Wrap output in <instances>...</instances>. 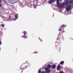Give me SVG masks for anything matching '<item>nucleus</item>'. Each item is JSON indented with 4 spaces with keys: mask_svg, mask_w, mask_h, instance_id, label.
Segmentation results:
<instances>
[{
    "mask_svg": "<svg viewBox=\"0 0 73 73\" xmlns=\"http://www.w3.org/2000/svg\"><path fill=\"white\" fill-rule=\"evenodd\" d=\"M66 3L67 4H68V3H69V1H67L66 2Z\"/></svg>",
    "mask_w": 73,
    "mask_h": 73,
    "instance_id": "b1692460",
    "label": "nucleus"
},
{
    "mask_svg": "<svg viewBox=\"0 0 73 73\" xmlns=\"http://www.w3.org/2000/svg\"><path fill=\"white\" fill-rule=\"evenodd\" d=\"M56 47H55V49H56V50L57 51L58 50H61V48L59 46H58V45H56Z\"/></svg>",
    "mask_w": 73,
    "mask_h": 73,
    "instance_id": "0eeeda50",
    "label": "nucleus"
},
{
    "mask_svg": "<svg viewBox=\"0 0 73 73\" xmlns=\"http://www.w3.org/2000/svg\"><path fill=\"white\" fill-rule=\"evenodd\" d=\"M64 63V61H62L60 63V64L61 65H62V64H63Z\"/></svg>",
    "mask_w": 73,
    "mask_h": 73,
    "instance_id": "6ab92c4d",
    "label": "nucleus"
},
{
    "mask_svg": "<svg viewBox=\"0 0 73 73\" xmlns=\"http://www.w3.org/2000/svg\"><path fill=\"white\" fill-rule=\"evenodd\" d=\"M56 1V0H50L49 1L48 3L49 4H52V3H54V1Z\"/></svg>",
    "mask_w": 73,
    "mask_h": 73,
    "instance_id": "6e6552de",
    "label": "nucleus"
},
{
    "mask_svg": "<svg viewBox=\"0 0 73 73\" xmlns=\"http://www.w3.org/2000/svg\"><path fill=\"white\" fill-rule=\"evenodd\" d=\"M61 27H61V29H59V31H61V32H63V33H64L65 32V31L64 30V28H65V27H66V25H62Z\"/></svg>",
    "mask_w": 73,
    "mask_h": 73,
    "instance_id": "7ed1b4c3",
    "label": "nucleus"
},
{
    "mask_svg": "<svg viewBox=\"0 0 73 73\" xmlns=\"http://www.w3.org/2000/svg\"><path fill=\"white\" fill-rule=\"evenodd\" d=\"M64 5H65V3H63L61 4V6L62 8H63V7H64Z\"/></svg>",
    "mask_w": 73,
    "mask_h": 73,
    "instance_id": "dca6fc26",
    "label": "nucleus"
},
{
    "mask_svg": "<svg viewBox=\"0 0 73 73\" xmlns=\"http://www.w3.org/2000/svg\"><path fill=\"white\" fill-rule=\"evenodd\" d=\"M57 1V5H59V3H60V2L59 1V0H57L56 1Z\"/></svg>",
    "mask_w": 73,
    "mask_h": 73,
    "instance_id": "a211bd4d",
    "label": "nucleus"
},
{
    "mask_svg": "<svg viewBox=\"0 0 73 73\" xmlns=\"http://www.w3.org/2000/svg\"><path fill=\"white\" fill-rule=\"evenodd\" d=\"M73 3V0H71L69 1V4L70 5L72 4Z\"/></svg>",
    "mask_w": 73,
    "mask_h": 73,
    "instance_id": "9b49d317",
    "label": "nucleus"
},
{
    "mask_svg": "<svg viewBox=\"0 0 73 73\" xmlns=\"http://www.w3.org/2000/svg\"><path fill=\"white\" fill-rule=\"evenodd\" d=\"M72 9V6L70 5L67 6L66 8V10L67 11H69Z\"/></svg>",
    "mask_w": 73,
    "mask_h": 73,
    "instance_id": "39448f33",
    "label": "nucleus"
},
{
    "mask_svg": "<svg viewBox=\"0 0 73 73\" xmlns=\"http://www.w3.org/2000/svg\"><path fill=\"white\" fill-rule=\"evenodd\" d=\"M31 66V64H28L26 66H25L23 65L21 66V69H25L26 68H27L28 67H29Z\"/></svg>",
    "mask_w": 73,
    "mask_h": 73,
    "instance_id": "f03ea898",
    "label": "nucleus"
},
{
    "mask_svg": "<svg viewBox=\"0 0 73 73\" xmlns=\"http://www.w3.org/2000/svg\"><path fill=\"white\" fill-rule=\"evenodd\" d=\"M27 32L25 31H24V35L23 36H22V37H23V38H28V35L26 36V35H27Z\"/></svg>",
    "mask_w": 73,
    "mask_h": 73,
    "instance_id": "423d86ee",
    "label": "nucleus"
},
{
    "mask_svg": "<svg viewBox=\"0 0 73 73\" xmlns=\"http://www.w3.org/2000/svg\"><path fill=\"white\" fill-rule=\"evenodd\" d=\"M36 5H38V6H39V5H40V4H41V3L40 2H36Z\"/></svg>",
    "mask_w": 73,
    "mask_h": 73,
    "instance_id": "2eb2a0df",
    "label": "nucleus"
},
{
    "mask_svg": "<svg viewBox=\"0 0 73 73\" xmlns=\"http://www.w3.org/2000/svg\"><path fill=\"white\" fill-rule=\"evenodd\" d=\"M48 68H52V65L50 64H48Z\"/></svg>",
    "mask_w": 73,
    "mask_h": 73,
    "instance_id": "ddd939ff",
    "label": "nucleus"
},
{
    "mask_svg": "<svg viewBox=\"0 0 73 73\" xmlns=\"http://www.w3.org/2000/svg\"><path fill=\"white\" fill-rule=\"evenodd\" d=\"M60 73H63V72L62 71H60Z\"/></svg>",
    "mask_w": 73,
    "mask_h": 73,
    "instance_id": "5701e85b",
    "label": "nucleus"
},
{
    "mask_svg": "<svg viewBox=\"0 0 73 73\" xmlns=\"http://www.w3.org/2000/svg\"><path fill=\"white\" fill-rule=\"evenodd\" d=\"M42 73H45V72H44V71H42Z\"/></svg>",
    "mask_w": 73,
    "mask_h": 73,
    "instance_id": "393cba45",
    "label": "nucleus"
},
{
    "mask_svg": "<svg viewBox=\"0 0 73 73\" xmlns=\"http://www.w3.org/2000/svg\"><path fill=\"white\" fill-rule=\"evenodd\" d=\"M44 69L46 71L49 70V68L48 67H45Z\"/></svg>",
    "mask_w": 73,
    "mask_h": 73,
    "instance_id": "aec40b11",
    "label": "nucleus"
},
{
    "mask_svg": "<svg viewBox=\"0 0 73 73\" xmlns=\"http://www.w3.org/2000/svg\"><path fill=\"white\" fill-rule=\"evenodd\" d=\"M8 21H11V17H9V18L7 19Z\"/></svg>",
    "mask_w": 73,
    "mask_h": 73,
    "instance_id": "f3484780",
    "label": "nucleus"
},
{
    "mask_svg": "<svg viewBox=\"0 0 73 73\" xmlns=\"http://www.w3.org/2000/svg\"><path fill=\"white\" fill-rule=\"evenodd\" d=\"M15 20L17 19V18H18V15L17 14H15Z\"/></svg>",
    "mask_w": 73,
    "mask_h": 73,
    "instance_id": "9d476101",
    "label": "nucleus"
},
{
    "mask_svg": "<svg viewBox=\"0 0 73 73\" xmlns=\"http://www.w3.org/2000/svg\"><path fill=\"white\" fill-rule=\"evenodd\" d=\"M22 72H23V71H22L21 73H22Z\"/></svg>",
    "mask_w": 73,
    "mask_h": 73,
    "instance_id": "bb28decb",
    "label": "nucleus"
},
{
    "mask_svg": "<svg viewBox=\"0 0 73 73\" xmlns=\"http://www.w3.org/2000/svg\"><path fill=\"white\" fill-rule=\"evenodd\" d=\"M61 27H61V29H59V31H61V32H63V33H64L65 32V31L64 30V28H65V27H66V25H62Z\"/></svg>",
    "mask_w": 73,
    "mask_h": 73,
    "instance_id": "20e7f679",
    "label": "nucleus"
},
{
    "mask_svg": "<svg viewBox=\"0 0 73 73\" xmlns=\"http://www.w3.org/2000/svg\"><path fill=\"white\" fill-rule=\"evenodd\" d=\"M38 73H41V70H38Z\"/></svg>",
    "mask_w": 73,
    "mask_h": 73,
    "instance_id": "412c9836",
    "label": "nucleus"
},
{
    "mask_svg": "<svg viewBox=\"0 0 73 73\" xmlns=\"http://www.w3.org/2000/svg\"><path fill=\"white\" fill-rule=\"evenodd\" d=\"M61 69V66H60L59 65H58L57 67V70H60V69Z\"/></svg>",
    "mask_w": 73,
    "mask_h": 73,
    "instance_id": "1a4fd4ad",
    "label": "nucleus"
},
{
    "mask_svg": "<svg viewBox=\"0 0 73 73\" xmlns=\"http://www.w3.org/2000/svg\"><path fill=\"white\" fill-rule=\"evenodd\" d=\"M58 38L56 39V40L57 42L58 43H60V39L62 38H63V36H62L61 34H60L58 35Z\"/></svg>",
    "mask_w": 73,
    "mask_h": 73,
    "instance_id": "f257e3e1",
    "label": "nucleus"
},
{
    "mask_svg": "<svg viewBox=\"0 0 73 73\" xmlns=\"http://www.w3.org/2000/svg\"><path fill=\"white\" fill-rule=\"evenodd\" d=\"M1 41H0V45H1Z\"/></svg>",
    "mask_w": 73,
    "mask_h": 73,
    "instance_id": "a878e982",
    "label": "nucleus"
},
{
    "mask_svg": "<svg viewBox=\"0 0 73 73\" xmlns=\"http://www.w3.org/2000/svg\"><path fill=\"white\" fill-rule=\"evenodd\" d=\"M50 72V70H47L45 72V73H49Z\"/></svg>",
    "mask_w": 73,
    "mask_h": 73,
    "instance_id": "f8f14e48",
    "label": "nucleus"
},
{
    "mask_svg": "<svg viewBox=\"0 0 73 73\" xmlns=\"http://www.w3.org/2000/svg\"><path fill=\"white\" fill-rule=\"evenodd\" d=\"M1 26H2V27H4V25L3 24H2V25H1Z\"/></svg>",
    "mask_w": 73,
    "mask_h": 73,
    "instance_id": "4be33fe9",
    "label": "nucleus"
},
{
    "mask_svg": "<svg viewBox=\"0 0 73 73\" xmlns=\"http://www.w3.org/2000/svg\"><path fill=\"white\" fill-rule=\"evenodd\" d=\"M56 66L55 65H53V66H52V68L53 69H54L56 68Z\"/></svg>",
    "mask_w": 73,
    "mask_h": 73,
    "instance_id": "4468645a",
    "label": "nucleus"
}]
</instances>
